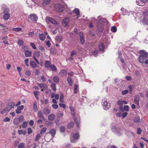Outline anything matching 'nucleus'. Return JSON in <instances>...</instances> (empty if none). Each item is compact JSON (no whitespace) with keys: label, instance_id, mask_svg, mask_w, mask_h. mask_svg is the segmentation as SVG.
Masks as SVG:
<instances>
[{"label":"nucleus","instance_id":"nucleus-52","mask_svg":"<svg viewBox=\"0 0 148 148\" xmlns=\"http://www.w3.org/2000/svg\"><path fill=\"white\" fill-rule=\"evenodd\" d=\"M18 119H19V121L20 122H22L23 121L24 119V117L23 116H19Z\"/></svg>","mask_w":148,"mask_h":148},{"label":"nucleus","instance_id":"nucleus-3","mask_svg":"<svg viewBox=\"0 0 148 148\" xmlns=\"http://www.w3.org/2000/svg\"><path fill=\"white\" fill-rule=\"evenodd\" d=\"M79 137V133H77L72 135L70 138L71 141L72 143H74L76 142V140H77Z\"/></svg>","mask_w":148,"mask_h":148},{"label":"nucleus","instance_id":"nucleus-55","mask_svg":"<svg viewBox=\"0 0 148 148\" xmlns=\"http://www.w3.org/2000/svg\"><path fill=\"white\" fill-rule=\"evenodd\" d=\"M142 132V130L140 128H138L137 129V133L138 134H140Z\"/></svg>","mask_w":148,"mask_h":148},{"label":"nucleus","instance_id":"nucleus-64","mask_svg":"<svg viewBox=\"0 0 148 148\" xmlns=\"http://www.w3.org/2000/svg\"><path fill=\"white\" fill-rule=\"evenodd\" d=\"M41 79L42 80V82H45L46 80L45 77L43 76H42L41 77Z\"/></svg>","mask_w":148,"mask_h":148},{"label":"nucleus","instance_id":"nucleus-29","mask_svg":"<svg viewBox=\"0 0 148 148\" xmlns=\"http://www.w3.org/2000/svg\"><path fill=\"white\" fill-rule=\"evenodd\" d=\"M67 81L69 84L70 86H72L73 85V81L72 79L70 77H68Z\"/></svg>","mask_w":148,"mask_h":148},{"label":"nucleus","instance_id":"nucleus-18","mask_svg":"<svg viewBox=\"0 0 148 148\" xmlns=\"http://www.w3.org/2000/svg\"><path fill=\"white\" fill-rule=\"evenodd\" d=\"M51 64V62L49 61H46L45 63V67L47 69L49 68L52 65Z\"/></svg>","mask_w":148,"mask_h":148},{"label":"nucleus","instance_id":"nucleus-2","mask_svg":"<svg viewBox=\"0 0 148 148\" xmlns=\"http://www.w3.org/2000/svg\"><path fill=\"white\" fill-rule=\"evenodd\" d=\"M103 21L101 19H99L98 20L97 28V30L100 32H102L104 29L103 25Z\"/></svg>","mask_w":148,"mask_h":148},{"label":"nucleus","instance_id":"nucleus-26","mask_svg":"<svg viewBox=\"0 0 148 148\" xmlns=\"http://www.w3.org/2000/svg\"><path fill=\"white\" fill-rule=\"evenodd\" d=\"M59 77L56 76H54L53 77V80L54 82L58 83L59 82Z\"/></svg>","mask_w":148,"mask_h":148},{"label":"nucleus","instance_id":"nucleus-16","mask_svg":"<svg viewBox=\"0 0 148 148\" xmlns=\"http://www.w3.org/2000/svg\"><path fill=\"white\" fill-rule=\"evenodd\" d=\"M33 109L35 112H37L38 111V108L37 106V102L36 101H34L33 102Z\"/></svg>","mask_w":148,"mask_h":148},{"label":"nucleus","instance_id":"nucleus-33","mask_svg":"<svg viewBox=\"0 0 148 148\" xmlns=\"http://www.w3.org/2000/svg\"><path fill=\"white\" fill-rule=\"evenodd\" d=\"M3 12L4 13H10V10L8 8L6 7L3 8Z\"/></svg>","mask_w":148,"mask_h":148},{"label":"nucleus","instance_id":"nucleus-28","mask_svg":"<svg viewBox=\"0 0 148 148\" xmlns=\"http://www.w3.org/2000/svg\"><path fill=\"white\" fill-rule=\"evenodd\" d=\"M49 68L53 71L54 72L57 71V68L54 64H52Z\"/></svg>","mask_w":148,"mask_h":148},{"label":"nucleus","instance_id":"nucleus-50","mask_svg":"<svg viewBox=\"0 0 148 148\" xmlns=\"http://www.w3.org/2000/svg\"><path fill=\"white\" fill-rule=\"evenodd\" d=\"M78 86L77 85H75V86L74 88V93L75 94H76L77 92L78 91Z\"/></svg>","mask_w":148,"mask_h":148},{"label":"nucleus","instance_id":"nucleus-46","mask_svg":"<svg viewBox=\"0 0 148 148\" xmlns=\"http://www.w3.org/2000/svg\"><path fill=\"white\" fill-rule=\"evenodd\" d=\"M21 28L20 27H17V28H13L12 29V31H15L16 32H18L21 30Z\"/></svg>","mask_w":148,"mask_h":148},{"label":"nucleus","instance_id":"nucleus-61","mask_svg":"<svg viewBox=\"0 0 148 148\" xmlns=\"http://www.w3.org/2000/svg\"><path fill=\"white\" fill-rule=\"evenodd\" d=\"M30 45L33 48V49H36V48L35 46V44L34 43H31Z\"/></svg>","mask_w":148,"mask_h":148},{"label":"nucleus","instance_id":"nucleus-19","mask_svg":"<svg viewBox=\"0 0 148 148\" xmlns=\"http://www.w3.org/2000/svg\"><path fill=\"white\" fill-rule=\"evenodd\" d=\"M10 16V13H5L3 14V17L5 20H6L9 18Z\"/></svg>","mask_w":148,"mask_h":148},{"label":"nucleus","instance_id":"nucleus-15","mask_svg":"<svg viewBox=\"0 0 148 148\" xmlns=\"http://www.w3.org/2000/svg\"><path fill=\"white\" fill-rule=\"evenodd\" d=\"M30 19L33 21H36L38 19V17L36 15L33 14L30 15Z\"/></svg>","mask_w":148,"mask_h":148},{"label":"nucleus","instance_id":"nucleus-39","mask_svg":"<svg viewBox=\"0 0 148 148\" xmlns=\"http://www.w3.org/2000/svg\"><path fill=\"white\" fill-rule=\"evenodd\" d=\"M51 0H43V5H46L50 3Z\"/></svg>","mask_w":148,"mask_h":148},{"label":"nucleus","instance_id":"nucleus-49","mask_svg":"<svg viewBox=\"0 0 148 148\" xmlns=\"http://www.w3.org/2000/svg\"><path fill=\"white\" fill-rule=\"evenodd\" d=\"M25 145V143H21L18 145V148H23Z\"/></svg>","mask_w":148,"mask_h":148},{"label":"nucleus","instance_id":"nucleus-59","mask_svg":"<svg viewBox=\"0 0 148 148\" xmlns=\"http://www.w3.org/2000/svg\"><path fill=\"white\" fill-rule=\"evenodd\" d=\"M128 92V91L127 90H125L122 91V94L123 95H125L127 94Z\"/></svg>","mask_w":148,"mask_h":148},{"label":"nucleus","instance_id":"nucleus-20","mask_svg":"<svg viewBox=\"0 0 148 148\" xmlns=\"http://www.w3.org/2000/svg\"><path fill=\"white\" fill-rule=\"evenodd\" d=\"M73 12L77 14V18H78L79 17L80 15L79 10L78 9L75 8L73 10Z\"/></svg>","mask_w":148,"mask_h":148},{"label":"nucleus","instance_id":"nucleus-38","mask_svg":"<svg viewBox=\"0 0 148 148\" xmlns=\"http://www.w3.org/2000/svg\"><path fill=\"white\" fill-rule=\"evenodd\" d=\"M45 35L43 34H40L39 35V38L41 40L43 41L45 40Z\"/></svg>","mask_w":148,"mask_h":148},{"label":"nucleus","instance_id":"nucleus-9","mask_svg":"<svg viewBox=\"0 0 148 148\" xmlns=\"http://www.w3.org/2000/svg\"><path fill=\"white\" fill-rule=\"evenodd\" d=\"M103 108L105 110H107L110 107V104L107 101L104 100L103 103Z\"/></svg>","mask_w":148,"mask_h":148},{"label":"nucleus","instance_id":"nucleus-40","mask_svg":"<svg viewBox=\"0 0 148 148\" xmlns=\"http://www.w3.org/2000/svg\"><path fill=\"white\" fill-rule=\"evenodd\" d=\"M63 115V112H62L59 111L57 113V116L58 117L60 118Z\"/></svg>","mask_w":148,"mask_h":148},{"label":"nucleus","instance_id":"nucleus-5","mask_svg":"<svg viewBox=\"0 0 148 148\" xmlns=\"http://www.w3.org/2000/svg\"><path fill=\"white\" fill-rule=\"evenodd\" d=\"M15 103L13 102H10L7 105L5 108L7 112H9L10 110L13 108L15 106Z\"/></svg>","mask_w":148,"mask_h":148},{"label":"nucleus","instance_id":"nucleus-10","mask_svg":"<svg viewBox=\"0 0 148 148\" xmlns=\"http://www.w3.org/2000/svg\"><path fill=\"white\" fill-rule=\"evenodd\" d=\"M39 87L42 89L41 91H43L44 90H46L48 87L47 85L43 83L39 84Z\"/></svg>","mask_w":148,"mask_h":148},{"label":"nucleus","instance_id":"nucleus-7","mask_svg":"<svg viewBox=\"0 0 148 148\" xmlns=\"http://www.w3.org/2000/svg\"><path fill=\"white\" fill-rule=\"evenodd\" d=\"M46 21L47 23L49 22L54 24H57L58 23L57 21L53 18L50 17H47L46 18Z\"/></svg>","mask_w":148,"mask_h":148},{"label":"nucleus","instance_id":"nucleus-30","mask_svg":"<svg viewBox=\"0 0 148 148\" xmlns=\"http://www.w3.org/2000/svg\"><path fill=\"white\" fill-rule=\"evenodd\" d=\"M49 133L51 134L53 137L55 134L56 131L54 129H52L50 130Z\"/></svg>","mask_w":148,"mask_h":148},{"label":"nucleus","instance_id":"nucleus-63","mask_svg":"<svg viewBox=\"0 0 148 148\" xmlns=\"http://www.w3.org/2000/svg\"><path fill=\"white\" fill-rule=\"evenodd\" d=\"M53 108L55 109H57L58 107V106L56 104H53L52 106Z\"/></svg>","mask_w":148,"mask_h":148},{"label":"nucleus","instance_id":"nucleus-58","mask_svg":"<svg viewBox=\"0 0 148 148\" xmlns=\"http://www.w3.org/2000/svg\"><path fill=\"white\" fill-rule=\"evenodd\" d=\"M59 105L60 107H62L63 108L65 109L66 108V105L65 104L62 103H59Z\"/></svg>","mask_w":148,"mask_h":148},{"label":"nucleus","instance_id":"nucleus-48","mask_svg":"<svg viewBox=\"0 0 148 148\" xmlns=\"http://www.w3.org/2000/svg\"><path fill=\"white\" fill-rule=\"evenodd\" d=\"M117 104L120 106H122L123 105V100H120L117 102Z\"/></svg>","mask_w":148,"mask_h":148},{"label":"nucleus","instance_id":"nucleus-1","mask_svg":"<svg viewBox=\"0 0 148 148\" xmlns=\"http://www.w3.org/2000/svg\"><path fill=\"white\" fill-rule=\"evenodd\" d=\"M140 56L138 58L139 62L142 64H148V53L145 50L139 51Z\"/></svg>","mask_w":148,"mask_h":148},{"label":"nucleus","instance_id":"nucleus-60","mask_svg":"<svg viewBox=\"0 0 148 148\" xmlns=\"http://www.w3.org/2000/svg\"><path fill=\"white\" fill-rule=\"evenodd\" d=\"M24 61L26 66L27 67L29 66V65L28 64V62H29V59L28 58H27Z\"/></svg>","mask_w":148,"mask_h":148},{"label":"nucleus","instance_id":"nucleus-57","mask_svg":"<svg viewBox=\"0 0 148 148\" xmlns=\"http://www.w3.org/2000/svg\"><path fill=\"white\" fill-rule=\"evenodd\" d=\"M129 107L127 105H125L124 107V110L125 111H128L129 110Z\"/></svg>","mask_w":148,"mask_h":148},{"label":"nucleus","instance_id":"nucleus-62","mask_svg":"<svg viewBox=\"0 0 148 148\" xmlns=\"http://www.w3.org/2000/svg\"><path fill=\"white\" fill-rule=\"evenodd\" d=\"M40 134H38L37 135L35 139V141H38L40 138Z\"/></svg>","mask_w":148,"mask_h":148},{"label":"nucleus","instance_id":"nucleus-6","mask_svg":"<svg viewBox=\"0 0 148 148\" xmlns=\"http://www.w3.org/2000/svg\"><path fill=\"white\" fill-rule=\"evenodd\" d=\"M148 0H136V3L137 5L141 6H143L144 5L145 3H147Z\"/></svg>","mask_w":148,"mask_h":148},{"label":"nucleus","instance_id":"nucleus-31","mask_svg":"<svg viewBox=\"0 0 148 148\" xmlns=\"http://www.w3.org/2000/svg\"><path fill=\"white\" fill-rule=\"evenodd\" d=\"M51 87L52 89L54 91H55L56 90V85L54 83H52L51 85Z\"/></svg>","mask_w":148,"mask_h":148},{"label":"nucleus","instance_id":"nucleus-13","mask_svg":"<svg viewBox=\"0 0 148 148\" xmlns=\"http://www.w3.org/2000/svg\"><path fill=\"white\" fill-rule=\"evenodd\" d=\"M62 37L61 36H57L56 37L55 40L56 42L60 43L62 41Z\"/></svg>","mask_w":148,"mask_h":148},{"label":"nucleus","instance_id":"nucleus-24","mask_svg":"<svg viewBox=\"0 0 148 148\" xmlns=\"http://www.w3.org/2000/svg\"><path fill=\"white\" fill-rule=\"evenodd\" d=\"M73 118L74 119V121L75 122V123L77 125V127L78 128L79 127V119H78L77 118H76V117H73Z\"/></svg>","mask_w":148,"mask_h":148},{"label":"nucleus","instance_id":"nucleus-11","mask_svg":"<svg viewBox=\"0 0 148 148\" xmlns=\"http://www.w3.org/2000/svg\"><path fill=\"white\" fill-rule=\"evenodd\" d=\"M140 97L138 95H136L134 96V101L135 103L138 106H139Z\"/></svg>","mask_w":148,"mask_h":148},{"label":"nucleus","instance_id":"nucleus-25","mask_svg":"<svg viewBox=\"0 0 148 148\" xmlns=\"http://www.w3.org/2000/svg\"><path fill=\"white\" fill-rule=\"evenodd\" d=\"M141 71L140 68H138V70H135V75L137 76H140L141 74Z\"/></svg>","mask_w":148,"mask_h":148},{"label":"nucleus","instance_id":"nucleus-12","mask_svg":"<svg viewBox=\"0 0 148 148\" xmlns=\"http://www.w3.org/2000/svg\"><path fill=\"white\" fill-rule=\"evenodd\" d=\"M24 106L23 105L18 106L16 110V113L17 114H19L21 112V111L24 108Z\"/></svg>","mask_w":148,"mask_h":148},{"label":"nucleus","instance_id":"nucleus-17","mask_svg":"<svg viewBox=\"0 0 148 148\" xmlns=\"http://www.w3.org/2000/svg\"><path fill=\"white\" fill-rule=\"evenodd\" d=\"M42 112L44 114L47 115L50 113V110L48 108H46L44 109Z\"/></svg>","mask_w":148,"mask_h":148},{"label":"nucleus","instance_id":"nucleus-45","mask_svg":"<svg viewBox=\"0 0 148 148\" xmlns=\"http://www.w3.org/2000/svg\"><path fill=\"white\" fill-rule=\"evenodd\" d=\"M18 44L19 45H22L24 44V42L22 39H19L17 42Z\"/></svg>","mask_w":148,"mask_h":148},{"label":"nucleus","instance_id":"nucleus-23","mask_svg":"<svg viewBox=\"0 0 148 148\" xmlns=\"http://www.w3.org/2000/svg\"><path fill=\"white\" fill-rule=\"evenodd\" d=\"M32 52L30 51H26L25 52V55L26 57H30L32 55Z\"/></svg>","mask_w":148,"mask_h":148},{"label":"nucleus","instance_id":"nucleus-36","mask_svg":"<svg viewBox=\"0 0 148 148\" xmlns=\"http://www.w3.org/2000/svg\"><path fill=\"white\" fill-rule=\"evenodd\" d=\"M140 121V119L139 117L137 116L134 118V123H139Z\"/></svg>","mask_w":148,"mask_h":148},{"label":"nucleus","instance_id":"nucleus-53","mask_svg":"<svg viewBox=\"0 0 148 148\" xmlns=\"http://www.w3.org/2000/svg\"><path fill=\"white\" fill-rule=\"evenodd\" d=\"M25 74L27 76H30L31 75V73L30 71L29 70H27L25 72Z\"/></svg>","mask_w":148,"mask_h":148},{"label":"nucleus","instance_id":"nucleus-34","mask_svg":"<svg viewBox=\"0 0 148 148\" xmlns=\"http://www.w3.org/2000/svg\"><path fill=\"white\" fill-rule=\"evenodd\" d=\"M59 74L61 75L62 76L66 75L67 74L66 71L65 70H61Z\"/></svg>","mask_w":148,"mask_h":148},{"label":"nucleus","instance_id":"nucleus-54","mask_svg":"<svg viewBox=\"0 0 148 148\" xmlns=\"http://www.w3.org/2000/svg\"><path fill=\"white\" fill-rule=\"evenodd\" d=\"M27 122L26 121H24L22 125V127L23 128H25L27 125Z\"/></svg>","mask_w":148,"mask_h":148},{"label":"nucleus","instance_id":"nucleus-42","mask_svg":"<svg viewBox=\"0 0 148 148\" xmlns=\"http://www.w3.org/2000/svg\"><path fill=\"white\" fill-rule=\"evenodd\" d=\"M20 122L19 121V119L18 118H16L14 120L13 123L14 125H17Z\"/></svg>","mask_w":148,"mask_h":148},{"label":"nucleus","instance_id":"nucleus-44","mask_svg":"<svg viewBox=\"0 0 148 148\" xmlns=\"http://www.w3.org/2000/svg\"><path fill=\"white\" fill-rule=\"evenodd\" d=\"M64 95L63 94L61 93L60 94V102L63 103L64 102Z\"/></svg>","mask_w":148,"mask_h":148},{"label":"nucleus","instance_id":"nucleus-56","mask_svg":"<svg viewBox=\"0 0 148 148\" xmlns=\"http://www.w3.org/2000/svg\"><path fill=\"white\" fill-rule=\"evenodd\" d=\"M60 132H63L65 131V128L64 126H62L60 127Z\"/></svg>","mask_w":148,"mask_h":148},{"label":"nucleus","instance_id":"nucleus-47","mask_svg":"<svg viewBox=\"0 0 148 148\" xmlns=\"http://www.w3.org/2000/svg\"><path fill=\"white\" fill-rule=\"evenodd\" d=\"M117 30L116 28L114 26H112L111 29V31L112 32H116Z\"/></svg>","mask_w":148,"mask_h":148},{"label":"nucleus","instance_id":"nucleus-14","mask_svg":"<svg viewBox=\"0 0 148 148\" xmlns=\"http://www.w3.org/2000/svg\"><path fill=\"white\" fill-rule=\"evenodd\" d=\"M38 117L39 118L42 119L44 120H45V118L43 116L41 111H38L37 113Z\"/></svg>","mask_w":148,"mask_h":148},{"label":"nucleus","instance_id":"nucleus-43","mask_svg":"<svg viewBox=\"0 0 148 148\" xmlns=\"http://www.w3.org/2000/svg\"><path fill=\"white\" fill-rule=\"evenodd\" d=\"M18 133L19 134H23L25 135L26 134V132L25 131H23L22 130H18Z\"/></svg>","mask_w":148,"mask_h":148},{"label":"nucleus","instance_id":"nucleus-22","mask_svg":"<svg viewBox=\"0 0 148 148\" xmlns=\"http://www.w3.org/2000/svg\"><path fill=\"white\" fill-rule=\"evenodd\" d=\"M30 65L33 68H36L37 66L36 63L34 61H31L30 62Z\"/></svg>","mask_w":148,"mask_h":148},{"label":"nucleus","instance_id":"nucleus-27","mask_svg":"<svg viewBox=\"0 0 148 148\" xmlns=\"http://www.w3.org/2000/svg\"><path fill=\"white\" fill-rule=\"evenodd\" d=\"M99 49L100 51H103L105 49V46L103 43H101L99 46Z\"/></svg>","mask_w":148,"mask_h":148},{"label":"nucleus","instance_id":"nucleus-35","mask_svg":"<svg viewBox=\"0 0 148 148\" xmlns=\"http://www.w3.org/2000/svg\"><path fill=\"white\" fill-rule=\"evenodd\" d=\"M143 22L144 24H148V19L146 17H144L143 19Z\"/></svg>","mask_w":148,"mask_h":148},{"label":"nucleus","instance_id":"nucleus-21","mask_svg":"<svg viewBox=\"0 0 148 148\" xmlns=\"http://www.w3.org/2000/svg\"><path fill=\"white\" fill-rule=\"evenodd\" d=\"M55 118V115L53 114H50L48 116V120L51 121H53Z\"/></svg>","mask_w":148,"mask_h":148},{"label":"nucleus","instance_id":"nucleus-4","mask_svg":"<svg viewBox=\"0 0 148 148\" xmlns=\"http://www.w3.org/2000/svg\"><path fill=\"white\" fill-rule=\"evenodd\" d=\"M55 8L56 10L58 12H62L64 10V7L62 5L56 4L55 5Z\"/></svg>","mask_w":148,"mask_h":148},{"label":"nucleus","instance_id":"nucleus-51","mask_svg":"<svg viewBox=\"0 0 148 148\" xmlns=\"http://www.w3.org/2000/svg\"><path fill=\"white\" fill-rule=\"evenodd\" d=\"M77 55V53L76 51L73 50L71 51V56H72L73 55Z\"/></svg>","mask_w":148,"mask_h":148},{"label":"nucleus","instance_id":"nucleus-37","mask_svg":"<svg viewBox=\"0 0 148 148\" xmlns=\"http://www.w3.org/2000/svg\"><path fill=\"white\" fill-rule=\"evenodd\" d=\"M40 52L39 51H36L35 52L34 57H38L40 56Z\"/></svg>","mask_w":148,"mask_h":148},{"label":"nucleus","instance_id":"nucleus-32","mask_svg":"<svg viewBox=\"0 0 148 148\" xmlns=\"http://www.w3.org/2000/svg\"><path fill=\"white\" fill-rule=\"evenodd\" d=\"M74 123L73 122H71L69 123L67 125V128L70 129L72 128L74 126Z\"/></svg>","mask_w":148,"mask_h":148},{"label":"nucleus","instance_id":"nucleus-41","mask_svg":"<svg viewBox=\"0 0 148 148\" xmlns=\"http://www.w3.org/2000/svg\"><path fill=\"white\" fill-rule=\"evenodd\" d=\"M46 130L47 128L45 127L42 128L40 130V134H44L46 132Z\"/></svg>","mask_w":148,"mask_h":148},{"label":"nucleus","instance_id":"nucleus-8","mask_svg":"<svg viewBox=\"0 0 148 148\" xmlns=\"http://www.w3.org/2000/svg\"><path fill=\"white\" fill-rule=\"evenodd\" d=\"M69 21V18L68 17L65 18L62 21V25L65 27L68 26Z\"/></svg>","mask_w":148,"mask_h":148}]
</instances>
